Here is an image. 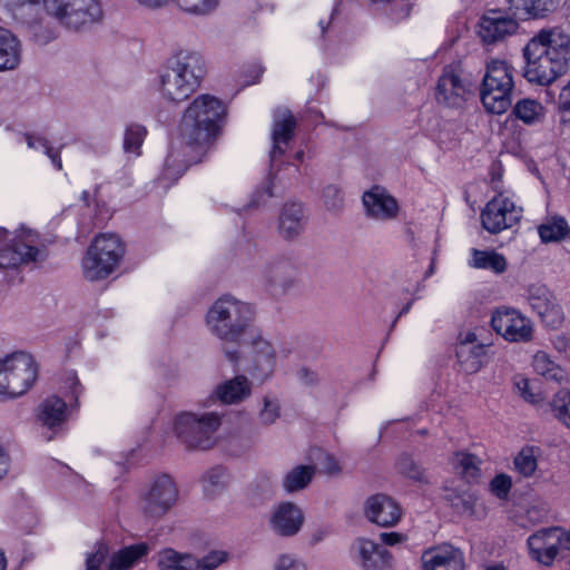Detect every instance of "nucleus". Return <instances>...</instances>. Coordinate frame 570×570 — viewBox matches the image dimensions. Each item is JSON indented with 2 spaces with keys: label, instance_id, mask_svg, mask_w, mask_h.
Masks as SVG:
<instances>
[{
  "label": "nucleus",
  "instance_id": "1",
  "mask_svg": "<svg viewBox=\"0 0 570 570\" xmlns=\"http://www.w3.org/2000/svg\"><path fill=\"white\" fill-rule=\"evenodd\" d=\"M524 78L538 86H550L568 70L570 35L561 27L540 30L523 48Z\"/></svg>",
  "mask_w": 570,
  "mask_h": 570
},
{
  "label": "nucleus",
  "instance_id": "2",
  "mask_svg": "<svg viewBox=\"0 0 570 570\" xmlns=\"http://www.w3.org/2000/svg\"><path fill=\"white\" fill-rule=\"evenodd\" d=\"M204 76L203 57L196 51L180 50L159 69L157 88L164 100L180 104L200 87Z\"/></svg>",
  "mask_w": 570,
  "mask_h": 570
},
{
  "label": "nucleus",
  "instance_id": "3",
  "mask_svg": "<svg viewBox=\"0 0 570 570\" xmlns=\"http://www.w3.org/2000/svg\"><path fill=\"white\" fill-rule=\"evenodd\" d=\"M226 114L224 104L212 95L197 96L185 109L179 135L187 145L207 146L218 135Z\"/></svg>",
  "mask_w": 570,
  "mask_h": 570
},
{
  "label": "nucleus",
  "instance_id": "4",
  "mask_svg": "<svg viewBox=\"0 0 570 570\" xmlns=\"http://www.w3.org/2000/svg\"><path fill=\"white\" fill-rule=\"evenodd\" d=\"M254 311L250 304L234 296L216 299L206 314L209 332L223 343L239 344L252 333Z\"/></svg>",
  "mask_w": 570,
  "mask_h": 570
},
{
  "label": "nucleus",
  "instance_id": "5",
  "mask_svg": "<svg viewBox=\"0 0 570 570\" xmlns=\"http://www.w3.org/2000/svg\"><path fill=\"white\" fill-rule=\"evenodd\" d=\"M125 252V244L118 235H97L82 258L83 277L90 282L107 278L120 266Z\"/></svg>",
  "mask_w": 570,
  "mask_h": 570
},
{
  "label": "nucleus",
  "instance_id": "6",
  "mask_svg": "<svg viewBox=\"0 0 570 570\" xmlns=\"http://www.w3.org/2000/svg\"><path fill=\"white\" fill-rule=\"evenodd\" d=\"M37 376L38 368L31 355L13 352L0 356V401L23 395Z\"/></svg>",
  "mask_w": 570,
  "mask_h": 570
},
{
  "label": "nucleus",
  "instance_id": "7",
  "mask_svg": "<svg viewBox=\"0 0 570 570\" xmlns=\"http://www.w3.org/2000/svg\"><path fill=\"white\" fill-rule=\"evenodd\" d=\"M513 88V68L504 60H491L481 89L484 108L492 114H504L511 106Z\"/></svg>",
  "mask_w": 570,
  "mask_h": 570
},
{
  "label": "nucleus",
  "instance_id": "8",
  "mask_svg": "<svg viewBox=\"0 0 570 570\" xmlns=\"http://www.w3.org/2000/svg\"><path fill=\"white\" fill-rule=\"evenodd\" d=\"M46 247L40 243L36 230L21 226L9 243L0 249V271L18 269L29 264L42 263L47 259Z\"/></svg>",
  "mask_w": 570,
  "mask_h": 570
},
{
  "label": "nucleus",
  "instance_id": "9",
  "mask_svg": "<svg viewBox=\"0 0 570 570\" xmlns=\"http://www.w3.org/2000/svg\"><path fill=\"white\" fill-rule=\"evenodd\" d=\"M42 4L60 26L71 30L98 22L104 14L100 0H42Z\"/></svg>",
  "mask_w": 570,
  "mask_h": 570
},
{
  "label": "nucleus",
  "instance_id": "10",
  "mask_svg": "<svg viewBox=\"0 0 570 570\" xmlns=\"http://www.w3.org/2000/svg\"><path fill=\"white\" fill-rule=\"evenodd\" d=\"M178 490L168 475H159L150 481L139 497V510L145 519L158 521L176 504Z\"/></svg>",
  "mask_w": 570,
  "mask_h": 570
},
{
  "label": "nucleus",
  "instance_id": "11",
  "mask_svg": "<svg viewBox=\"0 0 570 570\" xmlns=\"http://www.w3.org/2000/svg\"><path fill=\"white\" fill-rule=\"evenodd\" d=\"M220 423L222 416L217 412L184 413L177 417L176 432L188 446L205 450L212 446V435Z\"/></svg>",
  "mask_w": 570,
  "mask_h": 570
},
{
  "label": "nucleus",
  "instance_id": "12",
  "mask_svg": "<svg viewBox=\"0 0 570 570\" xmlns=\"http://www.w3.org/2000/svg\"><path fill=\"white\" fill-rule=\"evenodd\" d=\"M155 558L159 570H216L228 560V553L223 550H213L198 558L194 553L164 548Z\"/></svg>",
  "mask_w": 570,
  "mask_h": 570
},
{
  "label": "nucleus",
  "instance_id": "13",
  "mask_svg": "<svg viewBox=\"0 0 570 570\" xmlns=\"http://www.w3.org/2000/svg\"><path fill=\"white\" fill-rule=\"evenodd\" d=\"M528 547L532 559L549 566L563 550H570V530L557 527L539 530L528 538Z\"/></svg>",
  "mask_w": 570,
  "mask_h": 570
},
{
  "label": "nucleus",
  "instance_id": "14",
  "mask_svg": "<svg viewBox=\"0 0 570 570\" xmlns=\"http://www.w3.org/2000/svg\"><path fill=\"white\" fill-rule=\"evenodd\" d=\"M521 213V208H518L510 198L499 194L482 210V226L489 233L498 234L518 224Z\"/></svg>",
  "mask_w": 570,
  "mask_h": 570
},
{
  "label": "nucleus",
  "instance_id": "15",
  "mask_svg": "<svg viewBox=\"0 0 570 570\" xmlns=\"http://www.w3.org/2000/svg\"><path fill=\"white\" fill-rule=\"evenodd\" d=\"M493 330L504 340L527 343L533 337V324L530 318L513 308H500L491 318Z\"/></svg>",
  "mask_w": 570,
  "mask_h": 570
},
{
  "label": "nucleus",
  "instance_id": "16",
  "mask_svg": "<svg viewBox=\"0 0 570 570\" xmlns=\"http://www.w3.org/2000/svg\"><path fill=\"white\" fill-rule=\"evenodd\" d=\"M527 299L532 309L549 327L557 328L561 325L563 322L562 307L546 285L531 284L527 291Z\"/></svg>",
  "mask_w": 570,
  "mask_h": 570
},
{
  "label": "nucleus",
  "instance_id": "17",
  "mask_svg": "<svg viewBox=\"0 0 570 570\" xmlns=\"http://www.w3.org/2000/svg\"><path fill=\"white\" fill-rule=\"evenodd\" d=\"M487 345L472 331L459 334L455 354L460 370L465 374L479 372L485 363Z\"/></svg>",
  "mask_w": 570,
  "mask_h": 570
},
{
  "label": "nucleus",
  "instance_id": "18",
  "mask_svg": "<svg viewBox=\"0 0 570 570\" xmlns=\"http://www.w3.org/2000/svg\"><path fill=\"white\" fill-rule=\"evenodd\" d=\"M518 22L500 10L485 11L478 23V36L484 43H497L513 35Z\"/></svg>",
  "mask_w": 570,
  "mask_h": 570
},
{
  "label": "nucleus",
  "instance_id": "19",
  "mask_svg": "<svg viewBox=\"0 0 570 570\" xmlns=\"http://www.w3.org/2000/svg\"><path fill=\"white\" fill-rule=\"evenodd\" d=\"M365 214L376 222H389L397 217V200L383 187L374 186L362 196Z\"/></svg>",
  "mask_w": 570,
  "mask_h": 570
},
{
  "label": "nucleus",
  "instance_id": "20",
  "mask_svg": "<svg viewBox=\"0 0 570 570\" xmlns=\"http://www.w3.org/2000/svg\"><path fill=\"white\" fill-rule=\"evenodd\" d=\"M365 518L380 527H394L401 520L399 503L386 494H374L364 502Z\"/></svg>",
  "mask_w": 570,
  "mask_h": 570
},
{
  "label": "nucleus",
  "instance_id": "21",
  "mask_svg": "<svg viewBox=\"0 0 570 570\" xmlns=\"http://www.w3.org/2000/svg\"><path fill=\"white\" fill-rule=\"evenodd\" d=\"M297 279L296 267L286 259L269 262L263 271V281L273 295H283Z\"/></svg>",
  "mask_w": 570,
  "mask_h": 570
},
{
  "label": "nucleus",
  "instance_id": "22",
  "mask_svg": "<svg viewBox=\"0 0 570 570\" xmlns=\"http://www.w3.org/2000/svg\"><path fill=\"white\" fill-rule=\"evenodd\" d=\"M250 365L247 367V371L258 380H265L274 370V348L258 332L250 333Z\"/></svg>",
  "mask_w": 570,
  "mask_h": 570
},
{
  "label": "nucleus",
  "instance_id": "23",
  "mask_svg": "<svg viewBox=\"0 0 570 570\" xmlns=\"http://www.w3.org/2000/svg\"><path fill=\"white\" fill-rule=\"evenodd\" d=\"M422 561L424 570H464L463 553L451 544L425 551Z\"/></svg>",
  "mask_w": 570,
  "mask_h": 570
},
{
  "label": "nucleus",
  "instance_id": "24",
  "mask_svg": "<svg viewBox=\"0 0 570 570\" xmlns=\"http://www.w3.org/2000/svg\"><path fill=\"white\" fill-rule=\"evenodd\" d=\"M303 522L302 510L292 502L278 504L271 515L272 529L282 537L295 535L301 530Z\"/></svg>",
  "mask_w": 570,
  "mask_h": 570
},
{
  "label": "nucleus",
  "instance_id": "25",
  "mask_svg": "<svg viewBox=\"0 0 570 570\" xmlns=\"http://www.w3.org/2000/svg\"><path fill=\"white\" fill-rule=\"evenodd\" d=\"M468 85L453 70H445L436 86V100L446 107H460L468 94Z\"/></svg>",
  "mask_w": 570,
  "mask_h": 570
},
{
  "label": "nucleus",
  "instance_id": "26",
  "mask_svg": "<svg viewBox=\"0 0 570 570\" xmlns=\"http://www.w3.org/2000/svg\"><path fill=\"white\" fill-rule=\"evenodd\" d=\"M296 120L294 116L287 109H279L275 112L272 140L273 147L271 150V159H275L282 156L293 138Z\"/></svg>",
  "mask_w": 570,
  "mask_h": 570
},
{
  "label": "nucleus",
  "instance_id": "27",
  "mask_svg": "<svg viewBox=\"0 0 570 570\" xmlns=\"http://www.w3.org/2000/svg\"><path fill=\"white\" fill-rule=\"evenodd\" d=\"M252 394V384L245 375H237L215 386L208 401L222 404H238Z\"/></svg>",
  "mask_w": 570,
  "mask_h": 570
},
{
  "label": "nucleus",
  "instance_id": "28",
  "mask_svg": "<svg viewBox=\"0 0 570 570\" xmlns=\"http://www.w3.org/2000/svg\"><path fill=\"white\" fill-rule=\"evenodd\" d=\"M354 548L358 560L365 570H385L392 566L391 553L381 544L368 540L357 539Z\"/></svg>",
  "mask_w": 570,
  "mask_h": 570
},
{
  "label": "nucleus",
  "instance_id": "29",
  "mask_svg": "<svg viewBox=\"0 0 570 570\" xmlns=\"http://www.w3.org/2000/svg\"><path fill=\"white\" fill-rule=\"evenodd\" d=\"M306 215L299 203H287L278 218V234L286 240L296 239L305 229Z\"/></svg>",
  "mask_w": 570,
  "mask_h": 570
},
{
  "label": "nucleus",
  "instance_id": "30",
  "mask_svg": "<svg viewBox=\"0 0 570 570\" xmlns=\"http://www.w3.org/2000/svg\"><path fill=\"white\" fill-rule=\"evenodd\" d=\"M67 420V404L66 402L56 396H49L45 399L37 410V421L43 426L51 431L48 439H52L57 430Z\"/></svg>",
  "mask_w": 570,
  "mask_h": 570
},
{
  "label": "nucleus",
  "instance_id": "31",
  "mask_svg": "<svg viewBox=\"0 0 570 570\" xmlns=\"http://www.w3.org/2000/svg\"><path fill=\"white\" fill-rule=\"evenodd\" d=\"M509 10L519 19L544 18L554 11L559 0H507Z\"/></svg>",
  "mask_w": 570,
  "mask_h": 570
},
{
  "label": "nucleus",
  "instance_id": "32",
  "mask_svg": "<svg viewBox=\"0 0 570 570\" xmlns=\"http://www.w3.org/2000/svg\"><path fill=\"white\" fill-rule=\"evenodd\" d=\"M21 60L19 40L11 31L0 27V71L16 69Z\"/></svg>",
  "mask_w": 570,
  "mask_h": 570
},
{
  "label": "nucleus",
  "instance_id": "33",
  "mask_svg": "<svg viewBox=\"0 0 570 570\" xmlns=\"http://www.w3.org/2000/svg\"><path fill=\"white\" fill-rule=\"evenodd\" d=\"M145 542L125 547L111 556L109 570H130L149 553Z\"/></svg>",
  "mask_w": 570,
  "mask_h": 570
},
{
  "label": "nucleus",
  "instance_id": "34",
  "mask_svg": "<svg viewBox=\"0 0 570 570\" xmlns=\"http://www.w3.org/2000/svg\"><path fill=\"white\" fill-rule=\"evenodd\" d=\"M541 450L537 446L522 448L513 459V470L519 476L531 479L535 476Z\"/></svg>",
  "mask_w": 570,
  "mask_h": 570
},
{
  "label": "nucleus",
  "instance_id": "35",
  "mask_svg": "<svg viewBox=\"0 0 570 570\" xmlns=\"http://www.w3.org/2000/svg\"><path fill=\"white\" fill-rule=\"evenodd\" d=\"M538 234L542 243H558L570 234V226L566 218L551 216L538 226Z\"/></svg>",
  "mask_w": 570,
  "mask_h": 570
},
{
  "label": "nucleus",
  "instance_id": "36",
  "mask_svg": "<svg viewBox=\"0 0 570 570\" xmlns=\"http://www.w3.org/2000/svg\"><path fill=\"white\" fill-rule=\"evenodd\" d=\"M470 266L479 269H490L495 274H502L507 269V259L494 250L472 249Z\"/></svg>",
  "mask_w": 570,
  "mask_h": 570
},
{
  "label": "nucleus",
  "instance_id": "37",
  "mask_svg": "<svg viewBox=\"0 0 570 570\" xmlns=\"http://www.w3.org/2000/svg\"><path fill=\"white\" fill-rule=\"evenodd\" d=\"M444 491V499L458 513L469 515L474 513L476 495L473 491L470 489H456L449 487H446Z\"/></svg>",
  "mask_w": 570,
  "mask_h": 570
},
{
  "label": "nucleus",
  "instance_id": "38",
  "mask_svg": "<svg viewBox=\"0 0 570 570\" xmlns=\"http://www.w3.org/2000/svg\"><path fill=\"white\" fill-rule=\"evenodd\" d=\"M513 114L525 125H537L543 121L546 108L535 99L523 98L515 104Z\"/></svg>",
  "mask_w": 570,
  "mask_h": 570
},
{
  "label": "nucleus",
  "instance_id": "39",
  "mask_svg": "<svg viewBox=\"0 0 570 570\" xmlns=\"http://www.w3.org/2000/svg\"><path fill=\"white\" fill-rule=\"evenodd\" d=\"M315 474L312 465H297L286 473L283 480L287 493L299 491L308 485Z\"/></svg>",
  "mask_w": 570,
  "mask_h": 570
},
{
  "label": "nucleus",
  "instance_id": "40",
  "mask_svg": "<svg viewBox=\"0 0 570 570\" xmlns=\"http://www.w3.org/2000/svg\"><path fill=\"white\" fill-rule=\"evenodd\" d=\"M1 2L12 12L16 19L27 23L37 21L40 12V0H1Z\"/></svg>",
  "mask_w": 570,
  "mask_h": 570
},
{
  "label": "nucleus",
  "instance_id": "41",
  "mask_svg": "<svg viewBox=\"0 0 570 570\" xmlns=\"http://www.w3.org/2000/svg\"><path fill=\"white\" fill-rule=\"evenodd\" d=\"M549 405L552 416L561 425L570 430V390H559L552 395Z\"/></svg>",
  "mask_w": 570,
  "mask_h": 570
},
{
  "label": "nucleus",
  "instance_id": "42",
  "mask_svg": "<svg viewBox=\"0 0 570 570\" xmlns=\"http://www.w3.org/2000/svg\"><path fill=\"white\" fill-rule=\"evenodd\" d=\"M532 366L537 374L549 381L560 382L563 379L562 368L546 352L534 354Z\"/></svg>",
  "mask_w": 570,
  "mask_h": 570
},
{
  "label": "nucleus",
  "instance_id": "43",
  "mask_svg": "<svg viewBox=\"0 0 570 570\" xmlns=\"http://www.w3.org/2000/svg\"><path fill=\"white\" fill-rule=\"evenodd\" d=\"M395 469L401 475L414 482H429L424 469L409 453H402L397 456Z\"/></svg>",
  "mask_w": 570,
  "mask_h": 570
},
{
  "label": "nucleus",
  "instance_id": "44",
  "mask_svg": "<svg viewBox=\"0 0 570 570\" xmlns=\"http://www.w3.org/2000/svg\"><path fill=\"white\" fill-rule=\"evenodd\" d=\"M481 461L478 456L470 453H458L454 460V466L466 482H474L480 478Z\"/></svg>",
  "mask_w": 570,
  "mask_h": 570
},
{
  "label": "nucleus",
  "instance_id": "45",
  "mask_svg": "<svg viewBox=\"0 0 570 570\" xmlns=\"http://www.w3.org/2000/svg\"><path fill=\"white\" fill-rule=\"evenodd\" d=\"M173 4L187 14L204 17L216 10L219 0H173Z\"/></svg>",
  "mask_w": 570,
  "mask_h": 570
},
{
  "label": "nucleus",
  "instance_id": "46",
  "mask_svg": "<svg viewBox=\"0 0 570 570\" xmlns=\"http://www.w3.org/2000/svg\"><path fill=\"white\" fill-rule=\"evenodd\" d=\"M146 128L141 125L132 124L126 128L124 138V148L126 153L139 155V149L146 137Z\"/></svg>",
  "mask_w": 570,
  "mask_h": 570
},
{
  "label": "nucleus",
  "instance_id": "47",
  "mask_svg": "<svg viewBox=\"0 0 570 570\" xmlns=\"http://www.w3.org/2000/svg\"><path fill=\"white\" fill-rule=\"evenodd\" d=\"M556 111L559 124L563 127H570V79L559 91L556 100Z\"/></svg>",
  "mask_w": 570,
  "mask_h": 570
},
{
  "label": "nucleus",
  "instance_id": "48",
  "mask_svg": "<svg viewBox=\"0 0 570 570\" xmlns=\"http://www.w3.org/2000/svg\"><path fill=\"white\" fill-rule=\"evenodd\" d=\"M281 416V404L276 399L268 395L263 397V409L258 413L261 424L268 426L274 424Z\"/></svg>",
  "mask_w": 570,
  "mask_h": 570
},
{
  "label": "nucleus",
  "instance_id": "49",
  "mask_svg": "<svg viewBox=\"0 0 570 570\" xmlns=\"http://www.w3.org/2000/svg\"><path fill=\"white\" fill-rule=\"evenodd\" d=\"M323 204L330 212H338L343 208V196L341 189L336 185H327L323 189Z\"/></svg>",
  "mask_w": 570,
  "mask_h": 570
},
{
  "label": "nucleus",
  "instance_id": "50",
  "mask_svg": "<svg viewBox=\"0 0 570 570\" xmlns=\"http://www.w3.org/2000/svg\"><path fill=\"white\" fill-rule=\"evenodd\" d=\"M27 145L29 148H43L45 154L51 159V163L57 169L62 168V163L60 159V155L58 151H55L49 145L48 141L42 138H33L31 136H26Z\"/></svg>",
  "mask_w": 570,
  "mask_h": 570
},
{
  "label": "nucleus",
  "instance_id": "51",
  "mask_svg": "<svg viewBox=\"0 0 570 570\" xmlns=\"http://www.w3.org/2000/svg\"><path fill=\"white\" fill-rule=\"evenodd\" d=\"M511 487L512 479L510 475L505 473H500L495 475L490 483L492 493L500 499L507 498L508 493L511 490Z\"/></svg>",
  "mask_w": 570,
  "mask_h": 570
},
{
  "label": "nucleus",
  "instance_id": "52",
  "mask_svg": "<svg viewBox=\"0 0 570 570\" xmlns=\"http://www.w3.org/2000/svg\"><path fill=\"white\" fill-rule=\"evenodd\" d=\"M274 570H306L305 564L294 554H282Z\"/></svg>",
  "mask_w": 570,
  "mask_h": 570
},
{
  "label": "nucleus",
  "instance_id": "53",
  "mask_svg": "<svg viewBox=\"0 0 570 570\" xmlns=\"http://www.w3.org/2000/svg\"><path fill=\"white\" fill-rule=\"evenodd\" d=\"M108 551L104 546L98 547V549L88 556L86 561V570H109V566L106 569H102V564L106 561Z\"/></svg>",
  "mask_w": 570,
  "mask_h": 570
},
{
  "label": "nucleus",
  "instance_id": "54",
  "mask_svg": "<svg viewBox=\"0 0 570 570\" xmlns=\"http://www.w3.org/2000/svg\"><path fill=\"white\" fill-rule=\"evenodd\" d=\"M515 389L525 401L533 404L539 402L540 395L530 391L529 380L521 377L515 382Z\"/></svg>",
  "mask_w": 570,
  "mask_h": 570
},
{
  "label": "nucleus",
  "instance_id": "55",
  "mask_svg": "<svg viewBox=\"0 0 570 570\" xmlns=\"http://www.w3.org/2000/svg\"><path fill=\"white\" fill-rule=\"evenodd\" d=\"M225 480V472L220 468L213 469L205 475V482L213 488L223 487Z\"/></svg>",
  "mask_w": 570,
  "mask_h": 570
},
{
  "label": "nucleus",
  "instance_id": "56",
  "mask_svg": "<svg viewBox=\"0 0 570 570\" xmlns=\"http://www.w3.org/2000/svg\"><path fill=\"white\" fill-rule=\"evenodd\" d=\"M323 470L326 474L335 475L341 472V465L332 455H326L323 460Z\"/></svg>",
  "mask_w": 570,
  "mask_h": 570
},
{
  "label": "nucleus",
  "instance_id": "57",
  "mask_svg": "<svg viewBox=\"0 0 570 570\" xmlns=\"http://www.w3.org/2000/svg\"><path fill=\"white\" fill-rule=\"evenodd\" d=\"M380 539L386 546H395L403 542L406 537L399 532H383L380 534Z\"/></svg>",
  "mask_w": 570,
  "mask_h": 570
},
{
  "label": "nucleus",
  "instance_id": "58",
  "mask_svg": "<svg viewBox=\"0 0 570 570\" xmlns=\"http://www.w3.org/2000/svg\"><path fill=\"white\" fill-rule=\"evenodd\" d=\"M10 466V456L8 452L0 445V480L6 476Z\"/></svg>",
  "mask_w": 570,
  "mask_h": 570
},
{
  "label": "nucleus",
  "instance_id": "59",
  "mask_svg": "<svg viewBox=\"0 0 570 570\" xmlns=\"http://www.w3.org/2000/svg\"><path fill=\"white\" fill-rule=\"evenodd\" d=\"M136 2L148 9H160L173 3V0H136Z\"/></svg>",
  "mask_w": 570,
  "mask_h": 570
},
{
  "label": "nucleus",
  "instance_id": "60",
  "mask_svg": "<svg viewBox=\"0 0 570 570\" xmlns=\"http://www.w3.org/2000/svg\"><path fill=\"white\" fill-rule=\"evenodd\" d=\"M225 355L230 362H237L238 360V354L236 351L225 350Z\"/></svg>",
  "mask_w": 570,
  "mask_h": 570
},
{
  "label": "nucleus",
  "instance_id": "61",
  "mask_svg": "<svg viewBox=\"0 0 570 570\" xmlns=\"http://www.w3.org/2000/svg\"><path fill=\"white\" fill-rule=\"evenodd\" d=\"M412 303H413V302H412V301H410L409 303H406V304L402 307V309L400 311V313H399V315H397L396 320H397L399 317H401L402 315L407 314V313L410 312V309H411V307H412Z\"/></svg>",
  "mask_w": 570,
  "mask_h": 570
},
{
  "label": "nucleus",
  "instance_id": "62",
  "mask_svg": "<svg viewBox=\"0 0 570 570\" xmlns=\"http://www.w3.org/2000/svg\"><path fill=\"white\" fill-rule=\"evenodd\" d=\"M7 569V558L4 556V552L0 549V570Z\"/></svg>",
  "mask_w": 570,
  "mask_h": 570
},
{
  "label": "nucleus",
  "instance_id": "63",
  "mask_svg": "<svg viewBox=\"0 0 570 570\" xmlns=\"http://www.w3.org/2000/svg\"><path fill=\"white\" fill-rule=\"evenodd\" d=\"M9 233L7 229L0 227V243L8 239Z\"/></svg>",
  "mask_w": 570,
  "mask_h": 570
},
{
  "label": "nucleus",
  "instance_id": "64",
  "mask_svg": "<svg viewBox=\"0 0 570 570\" xmlns=\"http://www.w3.org/2000/svg\"><path fill=\"white\" fill-rule=\"evenodd\" d=\"M485 570H507L505 567L501 566V564H494V566H489Z\"/></svg>",
  "mask_w": 570,
  "mask_h": 570
}]
</instances>
